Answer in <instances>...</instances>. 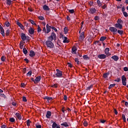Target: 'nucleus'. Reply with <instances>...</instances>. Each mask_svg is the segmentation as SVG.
<instances>
[{
  "label": "nucleus",
  "mask_w": 128,
  "mask_h": 128,
  "mask_svg": "<svg viewBox=\"0 0 128 128\" xmlns=\"http://www.w3.org/2000/svg\"><path fill=\"white\" fill-rule=\"evenodd\" d=\"M40 76H37L35 79L34 84H38L40 80Z\"/></svg>",
  "instance_id": "obj_16"
},
{
  "label": "nucleus",
  "mask_w": 128,
  "mask_h": 128,
  "mask_svg": "<svg viewBox=\"0 0 128 128\" xmlns=\"http://www.w3.org/2000/svg\"><path fill=\"white\" fill-rule=\"evenodd\" d=\"M10 30H8L6 31V36H8L10 34Z\"/></svg>",
  "instance_id": "obj_43"
},
{
  "label": "nucleus",
  "mask_w": 128,
  "mask_h": 128,
  "mask_svg": "<svg viewBox=\"0 0 128 128\" xmlns=\"http://www.w3.org/2000/svg\"><path fill=\"white\" fill-rule=\"evenodd\" d=\"M42 32V28H40V26H38V32Z\"/></svg>",
  "instance_id": "obj_47"
},
{
  "label": "nucleus",
  "mask_w": 128,
  "mask_h": 128,
  "mask_svg": "<svg viewBox=\"0 0 128 128\" xmlns=\"http://www.w3.org/2000/svg\"><path fill=\"white\" fill-rule=\"evenodd\" d=\"M23 46H24V44L20 42V48H22Z\"/></svg>",
  "instance_id": "obj_57"
},
{
  "label": "nucleus",
  "mask_w": 128,
  "mask_h": 128,
  "mask_svg": "<svg viewBox=\"0 0 128 128\" xmlns=\"http://www.w3.org/2000/svg\"><path fill=\"white\" fill-rule=\"evenodd\" d=\"M39 20H44V18L42 16H40L38 17Z\"/></svg>",
  "instance_id": "obj_46"
},
{
  "label": "nucleus",
  "mask_w": 128,
  "mask_h": 128,
  "mask_svg": "<svg viewBox=\"0 0 128 128\" xmlns=\"http://www.w3.org/2000/svg\"><path fill=\"white\" fill-rule=\"evenodd\" d=\"M21 38L22 40L24 41L26 40V34L24 33L21 34Z\"/></svg>",
  "instance_id": "obj_11"
},
{
  "label": "nucleus",
  "mask_w": 128,
  "mask_h": 128,
  "mask_svg": "<svg viewBox=\"0 0 128 128\" xmlns=\"http://www.w3.org/2000/svg\"><path fill=\"white\" fill-rule=\"evenodd\" d=\"M46 34H49L50 32V31L52 30V26L48 25V24H47L46 26Z\"/></svg>",
  "instance_id": "obj_5"
},
{
  "label": "nucleus",
  "mask_w": 128,
  "mask_h": 128,
  "mask_svg": "<svg viewBox=\"0 0 128 128\" xmlns=\"http://www.w3.org/2000/svg\"><path fill=\"white\" fill-rule=\"evenodd\" d=\"M52 88H58V84H54L52 86Z\"/></svg>",
  "instance_id": "obj_53"
},
{
  "label": "nucleus",
  "mask_w": 128,
  "mask_h": 128,
  "mask_svg": "<svg viewBox=\"0 0 128 128\" xmlns=\"http://www.w3.org/2000/svg\"><path fill=\"white\" fill-rule=\"evenodd\" d=\"M4 26H6L7 28H8V26H10V22H5Z\"/></svg>",
  "instance_id": "obj_27"
},
{
  "label": "nucleus",
  "mask_w": 128,
  "mask_h": 128,
  "mask_svg": "<svg viewBox=\"0 0 128 128\" xmlns=\"http://www.w3.org/2000/svg\"><path fill=\"white\" fill-rule=\"evenodd\" d=\"M122 118L124 120V122H126V116L124 114L122 115Z\"/></svg>",
  "instance_id": "obj_38"
},
{
  "label": "nucleus",
  "mask_w": 128,
  "mask_h": 128,
  "mask_svg": "<svg viewBox=\"0 0 128 128\" xmlns=\"http://www.w3.org/2000/svg\"><path fill=\"white\" fill-rule=\"evenodd\" d=\"M36 128H42V126L40 125H37L36 126Z\"/></svg>",
  "instance_id": "obj_64"
},
{
  "label": "nucleus",
  "mask_w": 128,
  "mask_h": 128,
  "mask_svg": "<svg viewBox=\"0 0 128 128\" xmlns=\"http://www.w3.org/2000/svg\"><path fill=\"white\" fill-rule=\"evenodd\" d=\"M126 8H124V6H123L122 8V12H124Z\"/></svg>",
  "instance_id": "obj_62"
},
{
  "label": "nucleus",
  "mask_w": 128,
  "mask_h": 128,
  "mask_svg": "<svg viewBox=\"0 0 128 128\" xmlns=\"http://www.w3.org/2000/svg\"><path fill=\"white\" fill-rule=\"evenodd\" d=\"M32 71H29V72L27 73L26 76H32Z\"/></svg>",
  "instance_id": "obj_40"
},
{
  "label": "nucleus",
  "mask_w": 128,
  "mask_h": 128,
  "mask_svg": "<svg viewBox=\"0 0 128 128\" xmlns=\"http://www.w3.org/2000/svg\"><path fill=\"white\" fill-rule=\"evenodd\" d=\"M56 73L55 75H53L54 78H62V72L58 70H56Z\"/></svg>",
  "instance_id": "obj_1"
},
{
  "label": "nucleus",
  "mask_w": 128,
  "mask_h": 128,
  "mask_svg": "<svg viewBox=\"0 0 128 128\" xmlns=\"http://www.w3.org/2000/svg\"><path fill=\"white\" fill-rule=\"evenodd\" d=\"M114 26L116 28H119V30H122V25L120 24L117 23L115 24Z\"/></svg>",
  "instance_id": "obj_9"
},
{
  "label": "nucleus",
  "mask_w": 128,
  "mask_h": 128,
  "mask_svg": "<svg viewBox=\"0 0 128 128\" xmlns=\"http://www.w3.org/2000/svg\"><path fill=\"white\" fill-rule=\"evenodd\" d=\"M23 52L24 54H28V50H26V48H24L23 49Z\"/></svg>",
  "instance_id": "obj_34"
},
{
  "label": "nucleus",
  "mask_w": 128,
  "mask_h": 128,
  "mask_svg": "<svg viewBox=\"0 0 128 128\" xmlns=\"http://www.w3.org/2000/svg\"><path fill=\"white\" fill-rule=\"evenodd\" d=\"M22 100H23V102H27L26 98V96H23L22 97Z\"/></svg>",
  "instance_id": "obj_51"
},
{
  "label": "nucleus",
  "mask_w": 128,
  "mask_h": 128,
  "mask_svg": "<svg viewBox=\"0 0 128 128\" xmlns=\"http://www.w3.org/2000/svg\"><path fill=\"white\" fill-rule=\"evenodd\" d=\"M29 56L31 58H33V56H36V52H34L33 50H30Z\"/></svg>",
  "instance_id": "obj_14"
},
{
  "label": "nucleus",
  "mask_w": 128,
  "mask_h": 128,
  "mask_svg": "<svg viewBox=\"0 0 128 128\" xmlns=\"http://www.w3.org/2000/svg\"><path fill=\"white\" fill-rule=\"evenodd\" d=\"M46 44L47 47L50 48H54V43H52L50 40H46Z\"/></svg>",
  "instance_id": "obj_2"
},
{
  "label": "nucleus",
  "mask_w": 128,
  "mask_h": 128,
  "mask_svg": "<svg viewBox=\"0 0 128 128\" xmlns=\"http://www.w3.org/2000/svg\"><path fill=\"white\" fill-rule=\"evenodd\" d=\"M122 13H123L124 16H126V18L127 16H128V12H124Z\"/></svg>",
  "instance_id": "obj_37"
},
{
  "label": "nucleus",
  "mask_w": 128,
  "mask_h": 128,
  "mask_svg": "<svg viewBox=\"0 0 128 128\" xmlns=\"http://www.w3.org/2000/svg\"><path fill=\"white\" fill-rule=\"evenodd\" d=\"M61 126H64L66 128L68 126V123L66 122H64L61 124Z\"/></svg>",
  "instance_id": "obj_25"
},
{
  "label": "nucleus",
  "mask_w": 128,
  "mask_h": 128,
  "mask_svg": "<svg viewBox=\"0 0 128 128\" xmlns=\"http://www.w3.org/2000/svg\"><path fill=\"white\" fill-rule=\"evenodd\" d=\"M34 29H32V28H30V29L29 30V33L30 34H34Z\"/></svg>",
  "instance_id": "obj_24"
},
{
  "label": "nucleus",
  "mask_w": 128,
  "mask_h": 128,
  "mask_svg": "<svg viewBox=\"0 0 128 128\" xmlns=\"http://www.w3.org/2000/svg\"><path fill=\"white\" fill-rule=\"evenodd\" d=\"M110 30L114 34H116L118 32V29L114 27H110Z\"/></svg>",
  "instance_id": "obj_7"
},
{
  "label": "nucleus",
  "mask_w": 128,
  "mask_h": 128,
  "mask_svg": "<svg viewBox=\"0 0 128 128\" xmlns=\"http://www.w3.org/2000/svg\"><path fill=\"white\" fill-rule=\"evenodd\" d=\"M106 4H104L103 6H102V8H103V10H106L107 8Z\"/></svg>",
  "instance_id": "obj_44"
},
{
  "label": "nucleus",
  "mask_w": 128,
  "mask_h": 128,
  "mask_svg": "<svg viewBox=\"0 0 128 128\" xmlns=\"http://www.w3.org/2000/svg\"><path fill=\"white\" fill-rule=\"evenodd\" d=\"M16 116L18 120H22V116L20 115V113H16Z\"/></svg>",
  "instance_id": "obj_19"
},
{
  "label": "nucleus",
  "mask_w": 128,
  "mask_h": 128,
  "mask_svg": "<svg viewBox=\"0 0 128 128\" xmlns=\"http://www.w3.org/2000/svg\"><path fill=\"white\" fill-rule=\"evenodd\" d=\"M51 116H52V112H50V111H48L46 114V118H50Z\"/></svg>",
  "instance_id": "obj_13"
},
{
  "label": "nucleus",
  "mask_w": 128,
  "mask_h": 128,
  "mask_svg": "<svg viewBox=\"0 0 128 128\" xmlns=\"http://www.w3.org/2000/svg\"><path fill=\"white\" fill-rule=\"evenodd\" d=\"M116 86V84H111L110 85L108 88L109 90H110V88H114V86Z\"/></svg>",
  "instance_id": "obj_35"
},
{
  "label": "nucleus",
  "mask_w": 128,
  "mask_h": 128,
  "mask_svg": "<svg viewBox=\"0 0 128 128\" xmlns=\"http://www.w3.org/2000/svg\"><path fill=\"white\" fill-rule=\"evenodd\" d=\"M110 48H106L105 49V54L107 56H110Z\"/></svg>",
  "instance_id": "obj_17"
},
{
  "label": "nucleus",
  "mask_w": 128,
  "mask_h": 128,
  "mask_svg": "<svg viewBox=\"0 0 128 128\" xmlns=\"http://www.w3.org/2000/svg\"><path fill=\"white\" fill-rule=\"evenodd\" d=\"M106 39V36H101V38H100V42H104V40H105Z\"/></svg>",
  "instance_id": "obj_26"
},
{
  "label": "nucleus",
  "mask_w": 128,
  "mask_h": 128,
  "mask_svg": "<svg viewBox=\"0 0 128 128\" xmlns=\"http://www.w3.org/2000/svg\"><path fill=\"white\" fill-rule=\"evenodd\" d=\"M88 12L90 14H96V10L94 8H91L89 9Z\"/></svg>",
  "instance_id": "obj_8"
},
{
  "label": "nucleus",
  "mask_w": 128,
  "mask_h": 128,
  "mask_svg": "<svg viewBox=\"0 0 128 128\" xmlns=\"http://www.w3.org/2000/svg\"><path fill=\"white\" fill-rule=\"evenodd\" d=\"M43 32H45L46 34V27H44L43 28Z\"/></svg>",
  "instance_id": "obj_55"
},
{
  "label": "nucleus",
  "mask_w": 128,
  "mask_h": 128,
  "mask_svg": "<svg viewBox=\"0 0 128 128\" xmlns=\"http://www.w3.org/2000/svg\"><path fill=\"white\" fill-rule=\"evenodd\" d=\"M120 78H118L117 79L114 80V82H120Z\"/></svg>",
  "instance_id": "obj_54"
},
{
  "label": "nucleus",
  "mask_w": 128,
  "mask_h": 128,
  "mask_svg": "<svg viewBox=\"0 0 128 128\" xmlns=\"http://www.w3.org/2000/svg\"><path fill=\"white\" fill-rule=\"evenodd\" d=\"M1 34H2V36H4V30L2 29L0 30Z\"/></svg>",
  "instance_id": "obj_32"
},
{
  "label": "nucleus",
  "mask_w": 128,
  "mask_h": 128,
  "mask_svg": "<svg viewBox=\"0 0 128 128\" xmlns=\"http://www.w3.org/2000/svg\"><path fill=\"white\" fill-rule=\"evenodd\" d=\"M26 86V84H24V83H22L21 84V87L22 88H24Z\"/></svg>",
  "instance_id": "obj_58"
},
{
  "label": "nucleus",
  "mask_w": 128,
  "mask_h": 128,
  "mask_svg": "<svg viewBox=\"0 0 128 128\" xmlns=\"http://www.w3.org/2000/svg\"><path fill=\"white\" fill-rule=\"evenodd\" d=\"M16 24L18 26H20V28L21 30H24V25L22 24L20 22H17Z\"/></svg>",
  "instance_id": "obj_12"
},
{
  "label": "nucleus",
  "mask_w": 128,
  "mask_h": 128,
  "mask_svg": "<svg viewBox=\"0 0 128 128\" xmlns=\"http://www.w3.org/2000/svg\"><path fill=\"white\" fill-rule=\"evenodd\" d=\"M108 76H110V73L109 72H106L104 74L103 76L104 78H108Z\"/></svg>",
  "instance_id": "obj_23"
},
{
  "label": "nucleus",
  "mask_w": 128,
  "mask_h": 128,
  "mask_svg": "<svg viewBox=\"0 0 128 128\" xmlns=\"http://www.w3.org/2000/svg\"><path fill=\"white\" fill-rule=\"evenodd\" d=\"M51 28L52 30H54L55 32H58V30L54 26H51Z\"/></svg>",
  "instance_id": "obj_50"
},
{
  "label": "nucleus",
  "mask_w": 128,
  "mask_h": 128,
  "mask_svg": "<svg viewBox=\"0 0 128 128\" xmlns=\"http://www.w3.org/2000/svg\"><path fill=\"white\" fill-rule=\"evenodd\" d=\"M72 54H76V46H74L72 48Z\"/></svg>",
  "instance_id": "obj_20"
},
{
  "label": "nucleus",
  "mask_w": 128,
  "mask_h": 128,
  "mask_svg": "<svg viewBox=\"0 0 128 128\" xmlns=\"http://www.w3.org/2000/svg\"><path fill=\"white\" fill-rule=\"evenodd\" d=\"M10 122H14V118H10Z\"/></svg>",
  "instance_id": "obj_48"
},
{
  "label": "nucleus",
  "mask_w": 128,
  "mask_h": 128,
  "mask_svg": "<svg viewBox=\"0 0 128 128\" xmlns=\"http://www.w3.org/2000/svg\"><path fill=\"white\" fill-rule=\"evenodd\" d=\"M68 66H69V68H72V64L70 63H68Z\"/></svg>",
  "instance_id": "obj_56"
},
{
  "label": "nucleus",
  "mask_w": 128,
  "mask_h": 128,
  "mask_svg": "<svg viewBox=\"0 0 128 128\" xmlns=\"http://www.w3.org/2000/svg\"><path fill=\"white\" fill-rule=\"evenodd\" d=\"M75 62H76V64H80V61H78V58H75Z\"/></svg>",
  "instance_id": "obj_41"
},
{
  "label": "nucleus",
  "mask_w": 128,
  "mask_h": 128,
  "mask_svg": "<svg viewBox=\"0 0 128 128\" xmlns=\"http://www.w3.org/2000/svg\"><path fill=\"white\" fill-rule=\"evenodd\" d=\"M1 128H6V126L5 124H3L1 126Z\"/></svg>",
  "instance_id": "obj_63"
},
{
  "label": "nucleus",
  "mask_w": 128,
  "mask_h": 128,
  "mask_svg": "<svg viewBox=\"0 0 128 128\" xmlns=\"http://www.w3.org/2000/svg\"><path fill=\"white\" fill-rule=\"evenodd\" d=\"M42 8L44 10H50V8L46 5H44L42 6Z\"/></svg>",
  "instance_id": "obj_18"
},
{
  "label": "nucleus",
  "mask_w": 128,
  "mask_h": 128,
  "mask_svg": "<svg viewBox=\"0 0 128 128\" xmlns=\"http://www.w3.org/2000/svg\"><path fill=\"white\" fill-rule=\"evenodd\" d=\"M6 4L8 6L12 4V0H6Z\"/></svg>",
  "instance_id": "obj_31"
},
{
  "label": "nucleus",
  "mask_w": 128,
  "mask_h": 128,
  "mask_svg": "<svg viewBox=\"0 0 128 128\" xmlns=\"http://www.w3.org/2000/svg\"><path fill=\"white\" fill-rule=\"evenodd\" d=\"M1 60L2 62H4V60H6V58L4 57V56H2L1 58Z\"/></svg>",
  "instance_id": "obj_42"
},
{
  "label": "nucleus",
  "mask_w": 128,
  "mask_h": 128,
  "mask_svg": "<svg viewBox=\"0 0 128 128\" xmlns=\"http://www.w3.org/2000/svg\"><path fill=\"white\" fill-rule=\"evenodd\" d=\"M44 98V100H52V98L48 96H46Z\"/></svg>",
  "instance_id": "obj_28"
},
{
  "label": "nucleus",
  "mask_w": 128,
  "mask_h": 128,
  "mask_svg": "<svg viewBox=\"0 0 128 128\" xmlns=\"http://www.w3.org/2000/svg\"><path fill=\"white\" fill-rule=\"evenodd\" d=\"M68 28L65 27L64 28V32L66 34L67 32H68Z\"/></svg>",
  "instance_id": "obj_30"
},
{
  "label": "nucleus",
  "mask_w": 128,
  "mask_h": 128,
  "mask_svg": "<svg viewBox=\"0 0 128 128\" xmlns=\"http://www.w3.org/2000/svg\"><path fill=\"white\" fill-rule=\"evenodd\" d=\"M48 38L49 40H51V42H52V40H56V33L54 32H52L50 36L49 37H48Z\"/></svg>",
  "instance_id": "obj_3"
},
{
  "label": "nucleus",
  "mask_w": 128,
  "mask_h": 128,
  "mask_svg": "<svg viewBox=\"0 0 128 128\" xmlns=\"http://www.w3.org/2000/svg\"><path fill=\"white\" fill-rule=\"evenodd\" d=\"M30 22L32 24H34V25H35V24H36V23H34V20H30Z\"/></svg>",
  "instance_id": "obj_52"
},
{
  "label": "nucleus",
  "mask_w": 128,
  "mask_h": 128,
  "mask_svg": "<svg viewBox=\"0 0 128 128\" xmlns=\"http://www.w3.org/2000/svg\"><path fill=\"white\" fill-rule=\"evenodd\" d=\"M83 124H84V126H88V122L84 121Z\"/></svg>",
  "instance_id": "obj_36"
},
{
  "label": "nucleus",
  "mask_w": 128,
  "mask_h": 128,
  "mask_svg": "<svg viewBox=\"0 0 128 128\" xmlns=\"http://www.w3.org/2000/svg\"><path fill=\"white\" fill-rule=\"evenodd\" d=\"M52 128H60V126H58V124H56V122H54L52 125Z\"/></svg>",
  "instance_id": "obj_15"
},
{
  "label": "nucleus",
  "mask_w": 128,
  "mask_h": 128,
  "mask_svg": "<svg viewBox=\"0 0 128 128\" xmlns=\"http://www.w3.org/2000/svg\"><path fill=\"white\" fill-rule=\"evenodd\" d=\"M100 122H102V124H104V122H106V120H100Z\"/></svg>",
  "instance_id": "obj_61"
},
{
  "label": "nucleus",
  "mask_w": 128,
  "mask_h": 128,
  "mask_svg": "<svg viewBox=\"0 0 128 128\" xmlns=\"http://www.w3.org/2000/svg\"><path fill=\"white\" fill-rule=\"evenodd\" d=\"M124 72H128V67H124Z\"/></svg>",
  "instance_id": "obj_59"
},
{
  "label": "nucleus",
  "mask_w": 128,
  "mask_h": 128,
  "mask_svg": "<svg viewBox=\"0 0 128 128\" xmlns=\"http://www.w3.org/2000/svg\"><path fill=\"white\" fill-rule=\"evenodd\" d=\"M122 80L123 86H126V76H122Z\"/></svg>",
  "instance_id": "obj_4"
},
{
  "label": "nucleus",
  "mask_w": 128,
  "mask_h": 128,
  "mask_svg": "<svg viewBox=\"0 0 128 128\" xmlns=\"http://www.w3.org/2000/svg\"><path fill=\"white\" fill-rule=\"evenodd\" d=\"M122 20L118 19V20L117 24H122Z\"/></svg>",
  "instance_id": "obj_49"
},
{
  "label": "nucleus",
  "mask_w": 128,
  "mask_h": 128,
  "mask_svg": "<svg viewBox=\"0 0 128 128\" xmlns=\"http://www.w3.org/2000/svg\"><path fill=\"white\" fill-rule=\"evenodd\" d=\"M112 60H114L115 62L118 60V56H112Z\"/></svg>",
  "instance_id": "obj_21"
},
{
  "label": "nucleus",
  "mask_w": 128,
  "mask_h": 128,
  "mask_svg": "<svg viewBox=\"0 0 128 128\" xmlns=\"http://www.w3.org/2000/svg\"><path fill=\"white\" fill-rule=\"evenodd\" d=\"M97 4H98V6H102V2H100V0H97Z\"/></svg>",
  "instance_id": "obj_33"
},
{
  "label": "nucleus",
  "mask_w": 128,
  "mask_h": 128,
  "mask_svg": "<svg viewBox=\"0 0 128 128\" xmlns=\"http://www.w3.org/2000/svg\"><path fill=\"white\" fill-rule=\"evenodd\" d=\"M89 4H90V6H92V4H94V2L90 1L89 2Z\"/></svg>",
  "instance_id": "obj_60"
},
{
  "label": "nucleus",
  "mask_w": 128,
  "mask_h": 128,
  "mask_svg": "<svg viewBox=\"0 0 128 128\" xmlns=\"http://www.w3.org/2000/svg\"><path fill=\"white\" fill-rule=\"evenodd\" d=\"M79 40L80 42L82 41L83 40H84V32H82L79 37Z\"/></svg>",
  "instance_id": "obj_6"
},
{
  "label": "nucleus",
  "mask_w": 128,
  "mask_h": 128,
  "mask_svg": "<svg viewBox=\"0 0 128 128\" xmlns=\"http://www.w3.org/2000/svg\"><path fill=\"white\" fill-rule=\"evenodd\" d=\"M98 58L101 60H104V58H106V56L104 54H102L98 56Z\"/></svg>",
  "instance_id": "obj_10"
},
{
  "label": "nucleus",
  "mask_w": 128,
  "mask_h": 128,
  "mask_svg": "<svg viewBox=\"0 0 128 128\" xmlns=\"http://www.w3.org/2000/svg\"><path fill=\"white\" fill-rule=\"evenodd\" d=\"M32 122H30V120H28L26 121V125L28 126H30V124Z\"/></svg>",
  "instance_id": "obj_39"
},
{
  "label": "nucleus",
  "mask_w": 128,
  "mask_h": 128,
  "mask_svg": "<svg viewBox=\"0 0 128 128\" xmlns=\"http://www.w3.org/2000/svg\"><path fill=\"white\" fill-rule=\"evenodd\" d=\"M118 32L120 36H122V34H124V31L123 30H118Z\"/></svg>",
  "instance_id": "obj_29"
},
{
  "label": "nucleus",
  "mask_w": 128,
  "mask_h": 128,
  "mask_svg": "<svg viewBox=\"0 0 128 128\" xmlns=\"http://www.w3.org/2000/svg\"><path fill=\"white\" fill-rule=\"evenodd\" d=\"M68 12H70V14H74V10H69Z\"/></svg>",
  "instance_id": "obj_45"
},
{
  "label": "nucleus",
  "mask_w": 128,
  "mask_h": 128,
  "mask_svg": "<svg viewBox=\"0 0 128 128\" xmlns=\"http://www.w3.org/2000/svg\"><path fill=\"white\" fill-rule=\"evenodd\" d=\"M63 42L64 43H68V38H66V36H64L63 37Z\"/></svg>",
  "instance_id": "obj_22"
}]
</instances>
